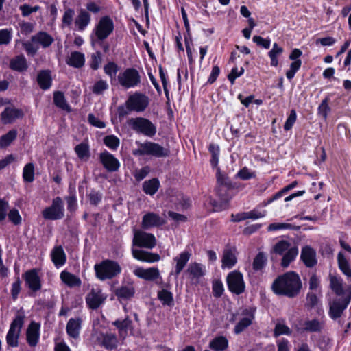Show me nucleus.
Returning <instances> with one entry per match:
<instances>
[{"instance_id":"23","label":"nucleus","mask_w":351,"mask_h":351,"mask_svg":"<svg viewBox=\"0 0 351 351\" xmlns=\"http://www.w3.org/2000/svg\"><path fill=\"white\" fill-rule=\"evenodd\" d=\"M90 13L86 10L80 8L78 10L77 15L75 18L74 24L78 31L82 32L90 24Z\"/></svg>"},{"instance_id":"18","label":"nucleus","mask_w":351,"mask_h":351,"mask_svg":"<svg viewBox=\"0 0 351 351\" xmlns=\"http://www.w3.org/2000/svg\"><path fill=\"white\" fill-rule=\"evenodd\" d=\"M99 160L108 172L117 171L120 167L119 160L106 150L100 153Z\"/></svg>"},{"instance_id":"7","label":"nucleus","mask_w":351,"mask_h":351,"mask_svg":"<svg viewBox=\"0 0 351 351\" xmlns=\"http://www.w3.org/2000/svg\"><path fill=\"white\" fill-rule=\"evenodd\" d=\"M25 315L23 313H19L12 323L6 335V342L11 347L18 346V340L21 328L24 324Z\"/></svg>"},{"instance_id":"64","label":"nucleus","mask_w":351,"mask_h":351,"mask_svg":"<svg viewBox=\"0 0 351 351\" xmlns=\"http://www.w3.org/2000/svg\"><path fill=\"white\" fill-rule=\"evenodd\" d=\"M7 215L8 216L9 220L14 225H19L21 223V217L17 209H11Z\"/></svg>"},{"instance_id":"2","label":"nucleus","mask_w":351,"mask_h":351,"mask_svg":"<svg viewBox=\"0 0 351 351\" xmlns=\"http://www.w3.org/2000/svg\"><path fill=\"white\" fill-rule=\"evenodd\" d=\"M271 252L281 256L280 265L287 268L296 258L299 250L295 243L287 240H280L273 246Z\"/></svg>"},{"instance_id":"56","label":"nucleus","mask_w":351,"mask_h":351,"mask_svg":"<svg viewBox=\"0 0 351 351\" xmlns=\"http://www.w3.org/2000/svg\"><path fill=\"white\" fill-rule=\"evenodd\" d=\"M109 86L106 81L100 80L96 82L92 87V92L95 95H101L104 91L108 88Z\"/></svg>"},{"instance_id":"29","label":"nucleus","mask_w":351,"mask_h":351,"mask_svg":"<svg viewBox=\"0 0 351 351\" xmlns=\"http://www.w3.org/2000/svg\"><path fill=\"white\" fill-rule=\"evenodd\" d=\"M112 324L117 328L119 336L123 339L128 336V330L132 331L133 330L132 322L128 317H126L123 320L117 319L113 322Z\"/></svg>"},{"instance_id":"4","label":"nucleus","mask_w":351,"mask_h":351,"mask_svg":"<svg viewBox=\"0 0 351 351\" xmlns=\"http://www.w3.org/2000/svg\"><path fill=\"white\" fill-rule=\"evenodd\" d=\"M95 276L101 281L112 280L118 276L122 271L121 265L116 261L105 259L94 265Z\"/></svg>"},{"instance_id":"22","label":"nucleus","mask_w":351,"mask_h":351,"mask_svg":"<svg viewBox=\"0 0 351 351\" xmlns=\"http://www.w3.org/2000/svg\"><path fill=\"white\" fill-rule=\"evenodd\" d=\"M133 257L141 262L149 263H156L160 260V256L156 253H152L143 250L132 249Z\"/></svg>"},{"instance_id":"28","label":"nucleus","mask_w":351,"mask_h":351,"mask_svg":"<svg viewBox=\"0 0 351 351\" xmlns=\"http://www.w3.org/2000/svg\"><path fill=\"white\" fill-rule=\"evenodd\" d=\"M39 324L32 322L27 329L26 339L30 346H35L38 343L39 338Z\"/></svg>"},{"instance_id":"37","label":"nucleus","mask_w":351,"mask_h":351,"mask_svg":"<svg viewBox=\"0 0 351 351\" xmlns=\"http://www.w3.org/2000/svg\"><path fill=\"white\" fill-rule=\"evenodd\" d=\"M330 287L338 296H342L344 294L343 287V279L340 276L329 275Z\"/></svg>"},{"instance_id":"49","label":"nucleus","mask_w":351,"mask_h":351,"mask_svg":"<svg viewBox=\"0 0 351 351\" xmlns=\"http://www.w3.org/2000/svg\"><path fill=\"white\" fill-rule=\"evenodd\" d=\"M267 263V257L263 252H258L253 261V269L255 271L261 270Z\"/></svg>"},{"instance_id":"33","label":"nucleus","mask_w":351,"mask_h":351,"mask_svg":"<svg viewBox=\"0 0 351 351\" xmlns=\"http://www.w3.org/2000/svg\"><path fill=\"white\" fill-rule=\"evenodd\" d=\"M190 257L191 254L187 251H184L173 258V261L176 263L175 267V274L176 276H178L184 268Z\"/></svg>"},{"instance_id":"34","label":"nucleus","mask_w":351,"mask_h":351,"mask_svg":"<svg viewBox=\"0 0 351 351\" xmlns=\"http://www.w3.org/2000/svg\"><path fill=\"white\" fill-rule=\"evenodd\" d=\"M60 279L69 287H79L82 285V281L78 276L66 271L61 272Z\"/></svg>"},{"instance_id":"11","label":"nucleus","mask_w":351,"mask_h":351,"mask_svg":"<svg viewBox=\"0 0 351 351\" xmlns=\"http://www.w3.org/2000/svg\"><path fill=\"white\" fill-rule=\"evenodd\" d=\"M125 105L130 110L143 112L149 105V98L145 95L136 92L128 97Z\"/></svg>"},{"instance_id":"19","label":"nucleus","mask_w":351,"mask_h":351,"mask_svg":"<svg viewBox=\"0 0 351 351\" xmlns=\"http://www.w3.org/2000/svg\"><path fill=\"white\" fill-rule=\"evenodd\" d=\"M166 223L165 220L158 214L149 212L143 215L141 228L143 230H149L154 227H159Z\"/></svg>"},{"instance_id":"41","label":"nucleus","mask_w":351,"mask_h":351,"mask_svg":"<svg viewBox=\"0 0 351 351\" xmlns=\"http://www.w3.org/2000/svg\"><path fill=\"white\" fill-rule=\"evenodd\" d=\"M303 330L308 332H320L324 328L323 322L317 319H308L304 322Z\"/></svg>"},{"instance_id":"43","label":"nucleus","mask_w":351,"mask_h":351,"mask_svg":"<svg viewBox=\"0 0 351 351\" xmlns=\"http://www.w3.org/2000/svg\"><path fill=\"white\" fill-rule=\"evenodd\" d=\"M217 186H226L228 189H237V183L232 182L230 179L225 174L221 173L219 168L217 169Z\"/></svg>"},{"instance_id":"52","label":"nucleus","mask_w":351,"mask_h":351,"mask_svg":"<svg viewBox=\"0 0 351 351\" xmlns=\"http://www.w3.org/2000/svg\"><path fill=\"white\" fill-rule=\"evenodd\" d=\"M69 195L65 197L67 204V209L71 213H73L77 210V197L74 191L69 190Z\"/></svg>"},{"instance_id":"38","label":"nucleus","mask_w":351,"mask_h":351,"mask_svg":"<svg viewBox=\"0 0 351 351\" xmlns=\"http://www.w3.org/2000/svg\"><path fill=\"white\" fill-rule=\"evenodd\" d=\"M53 103L58 108L66 112L72 111V108L67 103L64 93L61 91H55L53 93Z\"/></svg>"},{"instance_id":"26","label":"nucleus","mask_w":351,"mask_h":351,"mask_svg":"<svg viewBox=\"0 0 351 351\" xmlns=\"http://www.w3.org/2000/svg\"><path fill=\"white\" fill-rule=\"evenodd\" d=\"M266 215V211H259L257 210H253L250 212H243L237 213L236 215H232V221L234 222H239L243 220H245L247 219H257L259 218H262L265 217Z\"/></svg>"},{"instance_id":"53","label":"nucleus","mask_w":351,"mask_h":351,"mask_svg":"<svg viewBox=\"0 0 351 351\" xmlns=\"http://www.w3.org/2000/svg\"><path fill=\"white\" fill-rule=\"evenodd\" d=\"M104 143L112 150H116L120 144L118 137L114 135H108L104 138Z\"/></svg>"},{"instance_id":"12","label":"nucleus","mask_w":351,"mask_h":351,"mask_svg":"<svg viewBox=\"0 0 351 351\" xmlns=\"http://www.w3.org/2000/svg\"><path fill=\"white\" fill-rule=\"evenodd\" d=\"M350 302V296L343 298H335L329 303L328 315L333 319L340 318Z\"/></svg>"},{"instance_id":"30","label":"nucleus","mask_w":351,"mask_h":351,"mask_svg":"<svg viewBox=\"0 0 351 351\" xmlns=\"http://www.w3.org/2000/svg\"><path fill=\"white\" fill-rule=\"evenodd\" d=\"M237 258L234 253V250L232 248H226L223 252V256L221 259V267L223 269L232 268L237 263Z\"/></svg>"},{"instance_id":"36","label":"nucleus","mask_w":351,"mask_h":351,"mask_svg":"<svg viewBox=\"0 0 351 351\" xmlns=\"http://www.w3.org/2000/svg\"><path fill=\"white\" fill-rule=\"evenodd\" d=\"M117 337L114 334H101V344L106 349L112 350L117 347Z\"/></svg>"},{"instance_id":"61","label":"nucleus","mask_w":351,"mask_h":351,"mask_svg":"<svg viewBox=\"0 0 351 351\" xmlns=\"http://www.w3.org/2000/svg\"><path fill=\"white\" fill-rule=\"evenodd\" d=\"M101 63V53L96 51L90 57V66L93 70H97Z\"/></svg>"},{"instance_id":"25","label":"nucleus","mask_w":351,"mask_h":351,"mask_svg":"<svg viewBox=\"0 0 351 351\" xmlns=\"http://www.w3.org/2000/svg\"><path fill=\"white\" fill-rule=\"evenodd\" d=\"M300 258L307 267H313L317 264L316 252L308 245L302 248Z\"/></svg>"},{"instance_id":"50","label":"nucleus","mask_w":351,"mask_h":351,"mask_svg":"<svg viewBox=\"0 0 351 351\" xmlns=\"http://www.w3.org/2000/svg\"><path fill=\"white\" fill-rule=\"evenodd\" d=\"M75 152L77 157L81 160L84 159L85 158H88L90 156L89 146L85 143H81L76 145L75 147Z\"/></svg>"},{"instance_id":"42","label":"nucleus","mask_w":351,"mask_h":351,"mask_svg":"<svg viewBox=\"0 0 351 351\" xmlns=\"http://www.w3.org/2000/svg\"><path fill=\"white\" fill-rule=\"evenodd\" d=\"M160 187V182L157 178L146 180L143 184V191L147 195H154Z\"/></svg>"},{"instance_id":"8","label":"nucleus","mask_w":351,"mask_h":351,"mask_svg":"<svg viewBox=\"0 0 351 351\" xmlns=\"http://www.w3.org/2000/svg\"><path fill=\"white\" fill-rule=\"evenodd\" d=\"M132 245L152 250L156 245V239L152 233L143 230H134Z\"/></svg>"},{"instance_id":"44","label":"nucleus","mask_w":351,"mask_h":351,"mask_svg":"<svg viewBox=\"0 0 351 351\" xmlns=\"http://www.w3.org/2000/svg\"><path fill=\"white\" fill-rule=\"evenodd\" d=\"M283 48L280 47L276 43H274L272 49L268 52L270 58V65L276 67L278 65V56L283 53Z\"/></svg>"},{"instance_id":"55","label":"nucleus","mask_w":351,"mask_h":351,"mask_svg":"<svg viewBox=\"0 0 351 351\" xmlns=\"http://www.w3.org/2000/svg\"><path fill=\"white\" fill-rule=\"evenodd\" d=\"M292 61L290 64V69L286 72V77L289 80L294 77L295 74L299 71L302 65L301 60Z\"/></svg>"},{"instance_id":"47","label":"nucleus","mask_w":351,"mask_h":351,"mask_svg":"<svg viewBox=\"0 0 351 351\" xmlns=\"http://www.w3.org/2000/svg\"><path fill=\"white\" fill-rule=\"evenodd\" d=\"M75 10L71 8H66L62 19L63 27H70L74 21Z\"/></svg>"},{"instance_id":"24","label":"nucleus","mask_w":351,"mask_h":351,"mask_svg":"<svg viewBox=\"0 0 351 351\" xmlns=\"http://www.w3.org/2000/svg\"><path fill=\"white\" fill-rule=\"evenodd\" d=\"M1 121L4 124L13 123L16 119L22 118L23 112L14 107H6L1 114Z\"/></svg>"},{"instance_id":"46","label":"nucleus","mask_w":351,"mask_h":351,"mask_svg":"<svg viewBox=\"0 0 351 351\" xmlns=\"http://www.w3.org/2000/svg\"><path fill=\"white\" fill-rule=\"evenodd\" d=\"M158 298L164 306H172L174 304L173 294L167 289L159 291Z\"/></svg>"},{"instance_id":"31","label":"nucleus","mask_w":351,"mask_h":351,"mask_svg":"<svg viewBox=\"0 0 351 351\" xmlns=\"http://www.w3.org/2000/svg\"><path fill=\"white\" fill-rule=\"evenodd\" d=\"M51 261L54 265L58 268L66 263V256L62 246H56L51 252Z\"/></svg>"},{"instance_id":"59","label":"nucleus","mask_w":351,"mask_h":351,"mask_svg":"<svg viewBox=\"0 0 351 351\" xmlns=\"http://www.w3.org/2000/svg\"><path fill=\"white\" fill-rule=\"evenodd\" d=\"M230 189L226 186H216V193L221 201L227 202L231 199V196L229 194Z\"/></svg>"},{"instance_id":"57","label":"nucleus","mask_w":351,"mask_h":351,"mask_svg":"<svg viewBox=\"0 0 351 351\" xmlns=\"http://www.w3.org/2000/svg\"><path fill=\"white\" fill-rule=\"evenodd\" d=\"M292 330L285 324L277 323L274 330V336L277 337L282 335H291Z\"/></svg>"},{"instance_id":"1","label":"nucleus","mask_w":351,"mask_h":351,"mask_svg":"<svg viewBox=\"0 0 351 351\" xmlns=\"http://www.w3.org/2000/svg\"><path fill=\"white\" fill-rule=\"evenodd\" d=\"M302 287L301 279L295 271H287L278 276L271 285L274 293L289 298L296 297L300 293Z\"/></svg>"},{"instance_id":"40","label":"nucleus","mask_w":351,"mask_h":351,"mask_svg":"<svg viewBox=\"0 0 351 351\" xmlns=\"http://www.w3.org/2000/svg\"><path fill=\"white\" fill-rule=\"evenodd\" d=\"M228 347V340L224 336H218L209 343V348L213 351H223Z\"/></svg>"},{"instance_id":"32","label":"nucleus","mask_w":351,"mask_h":351,"mask_svg":"<svg viewBox=\"0 0 351 351\" xmlns=\"http://www.w3.org/2000/svg\"><path fill=\"white\" fill-rule=\"evenodd\" d=\"M66 62L68 65L74 68H82L85 63L84 54L78 51L71 52V55L66 58Z\"/></svg>"},{"instance_id":"16","label":"nucleus","mask_w":351,"mask_h":351,"mask_svg":"<svg viewBox=\"0 0 351 351\" xmlns=\"http://www.w3.org/2000/svg\"><path fill=\"white\" fill-rule=\"evenodd\" d=\"M114 294L119 300H130L135 294L134 281L129 280L123 282L114 290Z\"/></svg>"},{"instance_id":"6","label":"nucleus","mask_w":351,"mask_h":351,"mask_svg":"<svg viewBox=\"0 0 351 351\" xmlns=\"http://www.w3.org/2000/svg\"><path fill=\"white\" fill-rule=\"evenodd\" d=\"M129 126L135 132L145 136L152 137L157 132L156 127L152 121L146 118H131L128 121Z\"/></svg>"},{"instance_id":"9","label":"nucleus","mask_w":351,"mask_h":351,"mask_svg":"<svg viewBox=\"0 0 351 351\" xmlns=\"http://www.w3.org/2000/svg\"><path fill=\"white\" fill-rule=\"evenodd\" d=\"M118 81L123 87L130 88L140 84L141 77L136 69L128 68L119 74Z\"/></svg>"},{"instance_id":"17","label":"nucleus","mask_w":351,"mask_h":351,"mask_svg":"<svg viewBox=\"0 0 351 351\" xmlns=\"http://www.w3.org/2000/svg\"><path fill=\"white\" fill-rule=\"evenodd\" d=\"M23 278L25 280V285L33 293H35L41 289V280L40 276H38L37 269H33L27 271L23 274Z\"/></svg>"},{"instance_id":"45","label":"nucleus","mask_w":351,"mask_h":351,"mask_svg":"<svg viewBox=\"0 0 351 351\" xmlns=\"http://www.w3.org/2000/svg\"><path fill=\"white\" fill-rule=\"evenodd\" d=\"M186 271L194 278H199L205 274L204 267L197 263L190 264Z\"/></svg>"},{"instance_id":"63","label":"nucleus","mask_w":351,"mask_h":351,"mask_svg":"<svg viewBox=\"0 0 351 351\" xmlns=\"http://www.w3.org/2000/svg\"><path fill=\"white\" fill-rule=\"evenodd\" d=\"M297 119V114L295 110H291L290 112V114L287 119L285 125H284V130L286 131L290 130L292 127L293 126L295 121Z\"/></svg>"},{"instance_id":"51","label":"nucleus","mask_w":351,"mask_h":351,"mask_svg":"<svg viewBox=\"0 0 351 351\" xmlns=\"http://www.w3.org/2000/svg\"><path fill=\"white\" fill-rule=\"evenodd\" d=\"M23 178L26 182H32L34 180V167L32 163H27L23 168Z\"/></svg>"},{"instance_id":"3","label":"nucleus","mask_w":351,"mask_h":351,"mask_svg":"<svg viewBox=\"0 0 351 351\" xmlns=\"http://www.w3.org/2000/svg\"><path fill=\"white\" fill-rule=\"evenodd\" d=\"M137 147L132 150L136 156H151L156 158H165L169 155L170 151L158 143L145 141L143 143L136 141Z\"/></svg>"},{"instance_id":"60","label":"nucleus","mask_w":351,"mask_h":351,"mask_svg":"<svg viewBox=\"0 0 351 351\" xmlns=\"http://www.w3.org/2000/svg\"><path fill=\"white\" fill-rule=\"evenodd\" d=\"M102 197V193L94 189L88 195L90 204L93 206H97L101 202Z\"/></svg>"},{"instance_id":"27","label":"nucleus","mask_w":351,"mask_h":351,"mask_svg":"<svg viewBox=\"0 0 351 351\" xmlns=\"http://www.w3.org/2000/svg\"><path fill=\"white\" fill-rule=\"evenodd\" d=\"M82 320L81 318H71L67 322L66 330L68 335L73 339L79 337Z\"/></svg>"},{"instance_id":"39","label":"nucleus","mask_w":351,"mask_h":351,"mask_svg":"<svg viewBox=\"0 0 351 351\" xmlns=\"http://www.w3.org/2000/svg\"><path fill=\"white\" fill-rule=\"evenodd\" d=\"M10 68L16 71L23 72L27 69V60L24 56L19 55L10 60Z\"/></svg>"},{"instance_id":"15","label":"nucleus","mask_w":351,"mask_h":351,"mask_svg":"<svg viewBox=\"0 0 351 351\" xmlns=\"http://www.w3.org/2000/svg\"><path fill=\"white\" fill-rule=\"evenodd\" d=\"M106 296L103 294L100 288H93L86 296L87 306L93 310H95L104 302Z\"/></svg>"},{"instance_id":"20","label":"nucleus","mask_w":351,"mask_h":351,"mask_svg":"<svg viewBox=\"0 0 351 351\" xmlns=\"http://www.w3.org/2000/svg\"><path fill=\"white\" fill-rule=\"evenodd\" d=\"M40 45L44 46V32L42 31L33 36L29 41L23 43L27 54L32 56L36 53Z\"/></svg>"},{"instance_id":"14","label":"nucleus","mask_w":351,"mask_h":351,"mask_svg":"<svg viewBox=\"0 0 351 351\" xmlns=\"http://www.w3.org/2000/svg\"><path fill=\"white\" fill-rule=\"evenodd\" d=\"M255 312L256 308L254 307L244 308L241 311L243 318L234 326V332L235 334H240L252 324L255 317Z\"/></svg>"},{"instance_id":"10","label":"nucleus","mask_w":351,"mask_h":351,"mask_svg":"<svg viewBox=\"0 0 351 351\" xmlns=\"http://www.w3.org/2000/svg\"><path fill=\"white\" fill-rule=\"evenodd\" d=\"M229 290L236 294L240 295L245 291V285L242 274L237 270L230 272L226 278Z\"/></svg>"},{"instance_id":"54","label":"nucleus","mask_w":351,"mask_h":351,"mask_svg":"<svg viewBox=\"0 0 351 351\" xmlns=\"http://www.w3.org/2000/svg\"><path fill=\"white\" fill-rule=\"evenodd\" d=\"M119 70V66L114 62H109L104 67V73L111 79L115 77Z\"/></svg>"},{"instance_id":"21","label":"nucleus","mask_w":351,"mask_h":351,"mask_svg":"<svg viewBox=\"0 0 351 351\" xmlns=\"http://www.w3.org/2000/svg\"><path fill=\"white\" fill-rule=\"evenodd\" d=\"M134 274L139 278L147 281H154L160 277L159 270L157 267H136L133 271Z\"/></svg>"},{"instance_id":"5","label":"nucleus","mask_w":351,"mask_h":351,"mask_svg":"<svg viewBox=\"0 0 351 351\" xmlns=\"http://www.w3.org/2000/svg\"><path fill=\"white\" fill-rule=\"evenodd\" d=\"M113 30L114 23L112 20L108 16L101 17L93 30L96 39L92 38V45H101V41L106 39L112 33Z\"/></svg>"},{"instance_id":"62","label":"nucleus","mask_w":351,"mask_h":351,"mask_svg":"<svg viewBox=\"0 0 351 351\" xmlns=\"http://www.w3.org/2000/svg\"><path fill=\"white\" fill-rule=\"evenodd\" d=\"M12 38V31L8 29H3L0 30V45H8Z\"/></svg>"},{"instance_id":"48","label":"nucleus","mask_w":351,"mask_h":351,"mask_svg":"<svg viewBox=\"0 0 351 351\" xmlns=\"http://www.w3.org/2000/svg\"><path fill=\"white\" fill-rule=\"evenodd\" d=\"M17 132L15 130H10L8 133L3 135L0 138V147L5 148L16 138Z\"/></svg>"},{"instance_id":"58","label":"nucleus","mask_w":351,"mask_h":351,"mask_svg":"<svg viewBox=\"0 0 351 351\" xmlns=\"http://www.w3.org/2000/svg\"><path fill=\"white\" fill-rule=\"evenodd\" d=\"M328 103V99L326 97L324 99L322 100V103L320 104L317 108L318 114L319 116H322L324 120H326L328 117V114L330 111V108L329 107Z\"/></svg>"},{"instance_id":"35","label":"nucleus","mask_w":351,"mask_h":351,"mask_svg":"<svg viewBox=\"0 0 351 351\" xmlns=\"http://www.w3.org/2000/svg\"><path fill=\"white\" fill-rule=\"evenodd\" d=\"M337 260L340 271L347 278H351V265L342 252L338 253Z\"/></svg>"},{"instance_id":"13","label":"nucleus","mask_w":351,"mask_h":351,"mask_svg":"<svg viewBox=\"0 0 351 351\" xmlns=\"http://www.w3.org/2000/svg\"><path fill=\"white\" fill-rule=\"evenodd\" d=\"M64 215L63 202L60 197L53 199L52 204L49 207L45 208V219L59 220L64 217Z\"/></svg>"}]
</instances>
